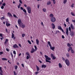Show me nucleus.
Listing matches in <instances>:
<instances>
[{"mask_svg":"<svg viewBox=\"0 0 75 75\" xmlns=\"http://www.w3.org/2000/svg\"><path fill=\"white\" fill-rule=\"evenodd\" d=\"M1 20H3V19L4 20V19H5V18L4 17V16L3 17H2L1 18H0Z\"/></svg>","mask_w":75,"mask_h":75,"instance_id":"28","label":"nucleus"},{"mask_svg":"<svg viewBox=\"0 0 75 75\" xmlns=\"http://www.w3.org/2000/svg\"><path fill=\"white\" fill-rule=\"evenodd\" d=\"M71 53H74L75 52H74V50H73L72 49L71 50Z\"/></svg>","mask_w":75,"mask_h":75,"instance_id":"41","label":"nucleus"},{"mask_svg":"<svg viewBox=\"0 0 75 75\" xmlns=\"http://www.w3.org/2000/svg\"><path fill=\"white\" fill-rule=\"evenodd\" d=\"M50 17H54V15H53V14H52V13H51L50 15Z\"/></svg>","mask_w":75,"mask_h":75,"instance_id":"40","label":"nucleus"},{"mask_svg":"<svg viewBox=\"0 0 75 75\" xmlns=\"http://www.w3.org/2000/svg\"><path fill=\"white\" fill-rule=\"evenodd\" d=\"M51 1H53V4H55L56 3V1H55V0H51Z\"/></svg>","mask_w":75,"mask_h":75,"instance_id":"32","label":"nucleus"},{"mask_svg":"<svg viewBox=\"0 0 75 75\" xmlns=\"http://www.w3.org/2000/svg\"><path fill=\"white\" fill-rule=\"evenodd\" d=\"M74 6V4H73L71 6V7L73 8Z\"/></svg>","mask_w":75,"mask_h":75,"instance_id":"46","label":"nucleus"},{"mask_svg":"<svg viewBox=\"0 0 75 75\" xmlns=\"http://www.w3.org/2000/svg\"><path fill=\"white\" fill-rule=\"evenodd\" d=\"M11 57H12V58H13V54H12V53L11 52Z\"/></svg>","mask_w":75,"mask_h":75,"instance_id":"45","label":"nucleus"},{"mask_svg":"<svg viewBox=\"0 0 75 75\" xmlns=\"http://www.w3.org/2000/svg\"><path fill=\"white\" fill-rule=\"evenodd\" d=\"M69 32L68 31V28H67L66 29V34L67 35H68V33Z\"/></svg>","mask_w":75,"mask_h":75,"instance_id":"13","label":"nucleus"},{"mask_svg":"<svg viewBox=\"0 0 75 75\" xmlns=\"http://www.w3.org/2000/svg\"><path fill=\"white\" fill-rule=\"evenodd\" d=\"M19 26L21 27V28H25V25L23 23L20 24Z\"/></svg>","mask_w":75,"mask_h":75,"instance_id":"6","label":"nucleus"},{"mask_svg":"<svg viewBox=\"0 0 75 75\" xmlns=\"http://www.w3.org/2000/svg\"><path fill=\"white\" fill-rule=\"evenodd\" d=\"M25 35L23 33L22 34V37H25Z\"/></svg>","mask_w":75,"mask_h":75,"instance_id":"42","label":"nucleus"},{"mask_svg":"<svg viewBox=\"0 0 75 75\" xmlns=\"http://www.w3.org/2000/svg\"><path fill=\"white\" fill-rule=\"evenodd\" d=\"M51 57H54V55L52 54H51Z\"/></svg>","mask_w":75,"mask_h":75,"instance_id":"59","label":"nucleus"},{"mask_svg":"<svg viewBox=\"0 0 75 75\" xmlns=\"http://www.w3.org/2000/svg\"><path fill=\"white\" fill-rule=\"evenodd\" d=\"M0 37H1L2 38L4 39V38L3 37V34L2 33H0Z\"/></svg>","mask_w":75,"mask_h":75,"instance_id":"37","label":"nucleus"},{"mask_svg":"<svg viewBox=\"0 0 75 75\" xmlns=\"http://www.w3.org/2000/svg\"><path fill=\"white\" fill-rule=\"evenodd\" d=\"M65 62L67 66L70 65V62L68 59H67L65 60Z\"/></svg>","mask_w":75,"mask_h":75,"instance_id":"4","label":"nucleus"},{"mask_svg":"<svg viewBox=\"0 0 75 75\" xmlns=\"http://www.w3.org/2000/svg\"><path fill=\"white\" fill-rule=\"evenodd\" d=\"M51 2L50 1H48L47 3V5H50V4H51Z\"/></svg>","mask_w":75,"mask_h":75,"instance_id":"30","label":"nucleus"},{"mask_svg":"<svg viewBox=\"0 0 75 75\" xmlns=\"http://www.w3.org/2000/svg\"><path fill=\"white\" fill-rule=\"evenodd\" d=\"M52 59H56V57L55 56H54L52 57Z\"/></svg>","mask_w":75,"mask_h":75,"instance_id":"49","label":"nucleus"},{"mask_svg":"<svg viewBox=\"0 0 75 75\" xmlns=\"http://www.w3.org/2000/svg\"><path fill=\"white\" fill-rule=\"evenodd\" d=\"M72 22H73V23H75V20H72Z\"/></svg>","mask_w":75,"mask_h":75,"instance_id":"64","label":"nucleus"},{"mask_svg":"<svg viewBox=\"0 0 75 75\" xmlns=\"http://www.w3.org/2000/svg\"><path fill=\"white\" fill-rule=\"evenodd\" d=\"M59 66L60 68H62V64H61L60 63H59Z\"/></svg>","mask_w":75,"mask_h":75,"instance_id":"17","label":"nucleus"},{"mask_svg":"<svg viewBox=\"0 0 75 75\" xmlns=\"http://www.w3.org/2000/svg\"><path fill=\"white\" fill-rule=\"evenodd\" d=\"M69 18H67L66 19V21L67 22H69Z\"/></svg>","mask_w":75,"mask_h":75,"instance_id":"36","label":"nucleus"},{"mask_svg":"<svg viewBox=\"0 0 75 75\" xmlns=\"http://www.w3.org/2000/svg\"><path fill=\"white\" fill-rule=\"evenodd\" d=\"M72 50V48L71 47H69L68 48V52H69L70 50Z\"/></svg>","mask_w":75,"mask_h":75,"instance_id":"18","label":"nucleus"},{"mask_svg":"<svg viewBox=\"0 0 75 75\" xmlns=\"http://www.w3.org/2000/svg\"><path fill=\"white\" fill-rule=\"evenodd\" d=\"M42 68H46L47 67V66L45 64H42L41 66Z\"/></svg>","mask_w":75,"mask_h":75,"instance_id":"15","label":"nucleus"},{"mask_svg":"<svg viewBox=\"0 0 75 75\" xmlns=\"http://www.w3.org/2000/svg\"><path fill=\"white\" fill-rule=\"evenodd\" d=\"M45 57L46 59L45 61L46 62H49V63H51V62L50 61L48 60H51V58L46 55H45Z\"/></svg>","mask_w":75,"mask_h":75,"instance_id":"1","label":"nucleus"},{"mask_svg":"<svg viewBox=\"0 0 75 75\" xmlns=\"http://www.w3.org/2000/svg\"><path fill=\"white\" fill-rule=\"evenodd\" d=\"M14 67L15 68V69H16V70H17V68H18V66L17 65L14 66Z\"/></svg>","mask_w":75,"mask_h":75,"instance_id":"21","label":"nucleus"},{"mask_svg":"<svg viewBox=\"0 0 75 75\" xmlns=\"http://www.w3.org/2000/svg\"><path fill=\"white\" fill-rule=\"evenodd\" d=\"M62 37L63 39H64V38H65V37H64V35H62Z\"/></svg>","mask_w":75,"mask_h":75,"instance_id":"57","label":"nucleus"},{"mask_svg":"<svg viewBox=\"0 0 75 75\" xmlns=\"http://www.w3.org/2000/svg\"><path fill=\"white\" fill-rule=\"evenodd\" d=\"M48 44L49 45V46L50 47V49L52 51H54V49H55V47L54 46L53 47H52V45L51 44V42L50 41H48Z\"/></svg>","mask_w":75,"mask_h":75,"instance_id":"2","label":"nucleus"},{"mask_svg":"<svg viewBox=\"0 0 75 75\" xmlns=\"http://www.w3.org/2000/svg\"><path fill=\"white\" fill-rule=\"evenodd\" d=\"M43 11L44 12H46L47 11V9L45 8H43Z\"/></svg>","mask_w":75,"mask_h":75,"instance_id":"29","label":"nucleus"},{"mask_svg":"<svg viewBox=\"0 0 75 75\" xmlns=\"http://www.w3.org/2000/svg\"><path fill=\"white\" fill-rule=\"evenodd\" d=\"M13 47L14 48H17V47H18V46L17 45V44H15L13 45Z\"/></svg>","mask_w":75,"mask_h":75,"instance_id":"20","label":"nucleus"},{"mask_svg":"<svg viewBox=\"0 0 75 75\" xmlns=\"http://www.w3.org/2000/svg\"><path fill=\"white\" fill-rule=\"evenodd\" d=\"M66 55L67 57H69V53H67L66 54Z\"/></svg>","mask_w":75,"mask_h":75,"instance_id":"25","label":"nucleus"},{"mask_svg":"<svg viewBox=\"0 0 75 75\" xmlns=\"http://www.w3.org/2000/svg\"><path fill=\"white\" fill-rule=\"evenodd\" d=\"M2 6H6V3H4L3 4H2Z\"/></svg>","mask_w":75,"mask_h":75,"instance_id":"50","label":"nucleus"},{"mask_svg":"<svg viewBox=\"0 0 75 75\" xmlns=\"http://www.w3.org/2000/svg\"><path fill=\"white\" fill-rule=\"evenodd\" d=\"M2 61H7V59L6 58H2Z\"/></svg>","mask_w":75,"mask_h":75,"instance_id":"22","label":"nucleus"},{"mask_svg":"<svg viewBox=\"0 0 75 75\" xmlns=\"http://www.w3.org/2000/svg\"><path fill=\"white\" fill-rule=\"evenodd\" d=\"M71 15L72 16H75V15H74V13L71 12Z\"/></svg>","mask_w":75,"mask_h":75,"instance_id":"44","label":"nucleus"},{"mask_svg":"<svg viewBox=\"0 0 75 75\" xmlns=\"http://www.w3.org/2000/svg\"><path fill=\"white\" fill-rule=\"evenodd\" d=\"M41 24H42V26H44V25L43 24V22H41Z\"/></svg>","mask_w":75,"mask_h":75,"instance_id":"60","label":"nucleus"},{"mask_svg":"<svg viewBox=\"0 0 75 75\" xmlns=\"http://www.w3.org/2000/svg\"><path fill=\"white\" fill-rule=\"evenodd\" d=\"M26 54L27 55H28L29 56H30V54H29V53L28 52H27L26 53Z\"/></svg>","mask_w":75,"mask_h":75,"instance_id":"47","label":"nucleus"},{"mask_svg":"<svg viewBox=\"0 0 75 75\" xmlns=\"http://www.w3.org/2000/svg\"><path fill=\"white\" fill-rule=\"evenodd\" d=\"M70 27H71L72 30H74V29H75L74 26V25H73L72 24H71V25H70Z\"/></svg>","mask_w":75,"mask_h":75,"instance_id":"11","label":"nucleus"},{"mask_svg":"<svg viewBox=\"0 0 75 75\" xmlns=\"http://www.w3.org/2000/svg\"><path fill=\"white\" fill-rule=\"evenodd\" d=\"M20 8L21 10H24V8H23L22 7H20Z\"/></svg>","mask_w":75,"mask_h":75,"instance_id":"56","label":"nucleus"},{"mask_svg":"<svg viewBox=\"0 0 75 75\" xmlns=\"http://www.w3.org/2000/svg\"><path fill=\"white\" fill-rule=\"evenodd\" d=\"M13 53L14 54H15V55H16V51L14 50L13 51Z\"/></svg>","mask_w":75,"mask_h":75,"instance_id":"53","label":"nucleus"},{"mask_svg":"<svg viewBox=\"0 0 75 75\" xmlns=\"http://www.w3.org/2000/svg\"><path fill=\"white\" fill-rule=\"evenodd\" d=\"M27 8L28 13L30 14L31 13V8L30 6H28L27 7Z\"/></svg>","mask_w":75,"mask_h":75,"instance_id":"3","label":"nucleus"},{"mask_svg":"<svg viewBox=\"0 0 75 75\" xmlns=\"http://www.w3.org/2000/svg\"><path fill=\"white\" fill-rule=\"evenodd\" d=\"M51 25L53 29H55V25L54 24L52 23L51 24Z\"/></svg>","mask_w":75,"mask_h":75,"instance_id":"9","label":"nucleus"},{"mask_svg":"<svg viewBox=\"0 0 75 75\" xmlns=\"http://www.w3.org/2000/svg\"><path fill=\"white\" fill-rule=\"evenodd\" d=\"M11 24H10L8 23V22L7 21H6V25L7 27H9V26H10Z\"/></svg>","mask_w":75,"mask_h":75,"instance_id":"8","label":"nucleus"},{"mask_svg":"<svg viewBox=\"0 0 75 75\" xmlns=\"http://www.w3.org/2000/svg\"><path fill=\"white\" fill-rule=\"evenodd\" d=\"M59 34V31L58 30H57L56 31L55 34Z\"/></svg>","mask_w":75,"mask_h":75,"instance_id":"35","label":"nucleus"},{"mask_svg":"<svg viewBox=\"0 0 75 75\" xmlns=\"http://www.w3.org/2000/svg\"><path fill=\"white\" fill-rule=\"evenodd\" d=\"M3 71H0V75H3Z\"/></svg>","mask_w":75,"mask_h":75,"instance_id":"39","label":"nucleus"},{"mask_svg":"<svg viewBox=\"0 0 75 75\" xmlns=\"http://www.w3.org/2000/svg\"><path fill=\"white\" fill-rule=\"evenodd\" d=\"M70 33V35L71 37H73L74 36V34H75V33H74V32H71Z\"/></svg>","mask_w":75,"mask_h":75,"instance_id":"10","label":"nucleus"},{"mask_svg":"<svg viewBox=\"0 0 75 75\" xmlns=\"http://www.w3.org/2000/svg\"><path fill=\"white\" fill-rule=\"evenodd\" d=\"M8 15L9 16V17H13L12 16V15H11L10 12H8Z\"/></svg>","mask_w":75,"mask_h":75,"instance_id":"14","label":"nucleus"},{"mask_svg":"<svg viewBox=\"0 0 75 75\" xmlns=\"http://www.w3.org/2000/svg\"><path fill=\"white\" fill-rule=\"evenodd\" d=\"M69 30L70 31V33H71V27H69Z\"/></svg>","mask_w":75,"mask_h":75,"instance_id":"34","label":"nucleus"},{"mask_svg":"<svg viewBox=\"0 0 75 75\" xmlns=\"http://www.w3.org/2000/svg\"><path fill=\"white\" fill-rule=\"evenodd\" d=\"M36 44H37V45H39V40H38L37 39L36 40Z\"/></svg>","mask_w":75,"mask_h":75,"instance_id":"16","label":"nucleus"},{"mask_svg":"<svg viewBox=\"0 0 75 75\" xmlns=\"http://www.w3.org/2000/svg\"><path fill=\"white\" fill-rule=\"evenodd\" d=\"M23 12H24V13H27V11H26V10H25V9H23Z\"/></svg>","mask_w":75,"mask_h":75,"instance_id":"38","label":"nucleus"},{"mask_svg":"<svg viewBox=\"0 0 75 75\" xmlns=\"http://www.w3.org/2000/svg\"><path fill=\"white\" fill-rule=\"evenodd\" d=\"M67 0H64L63 1V3L64 4H65L66 3H67Z\"/></svg>","mask_w":75,"mask_h":75,"instance_id":"33","label":"nucleus"},{"mask_svg":"<svg viewBox=\"0 0 75 75\" xmlns=\"http://www.w3.org/2000/svg\"><path fill=\"white\" fill-rule=\"evenodd\" d=\"M38 73H39V72L36 71L35 72V75H37V74H38Z\"/></svg>","mask_w":75,"mask_h":75,"instance_id":"52","label":"nucleus"},{"mask_svg":"<svg viewBox=\"0 0 75 75\" xmlns=\"http://www.w3.org/2000/svg\"><path fill=\"white\" fill-rule=\"evenodd\" d=\"M4 6H2L1 7V9H3L4 8Z\"/></svg>","mask_w":75,"mask_h":75,"instance_id":"58","label":"nucleus"},{"mask_svg":"<svg viewBox=\"0 0 75 75\" xmlns=\"http://www.w3.org/2000/svg\"><path fill=\"white\" fill-rule=\"evenodd\" d=\"M8 39H6L5 42H4L5 44H7V42H8Z\"/></svg>","mask_w":75,"mask_h":75,"instance_id":"26","label":"nucleus"},{"mask_svg":"<svg viewBox=\"0 0 75 75\" xmlns=\"http://www.w3.org/2000/svg\"><path fill=\"white\" fill-rule=\"evenodd\" d=\"M34 47H35V51H37V46L35 45L34 46Z\"/></svg>","mask_w":75,"mask_h":75,"instance_id":"31","label":"nucleus"},{"mask_svg":"<svg viewBox=\"0 0 75 75\" xmlns=\"http://www.w3.org/2000/svg\"><path fill=\"white\" fill-rule=\"evenodd\" d=\"M13 73L14 75H17V73L15 71H13Z\"/></svg>","mask_w":75,"mask_h":75,"instance_id":"48","label":"nucleus"},{"mask_svg":"<svg viewBox=\"0 0 75 75\" xmlns=\"http://www.w3.org/2000/svg\"><path fill=\"white\" fill-rule=\"evenodd\" d=\"M67 46L68 47H70L71 46V44H69V43H67Z\"/></svg>","mask_w":75,"mask_h":75,"instance_id":"23","label":"nucleus"},{"mask_svg":"<svg viewBox=\"0 0 75 75\" xmlns=\"http://www.w3.org/2000/svg\"><path fill=\"white\" fill-rule=\"evenodd\" d=\"M3 54V52H0V54L1 55V54Z\"/></svg>","mask_w":75,"mask_h":75,"instance_id":"54","label":"nucleus"},{"mask_svg":"<svg viewBox=\"0 0 75 75\" xmlns=\"http://www.w3.org/2000/svg\"><path fill=\"white\" fill-rule=\"evenodd\" d=\"M35 51V50L34 49V48H32L31 51V53H34Z\"/></svg>","mask_w":75,"mask_h":75,"instance_id":"12","label":"nucleus"},{"mask_svg":"<svg viewBox=\"0 0 75 75\" xmlns=\"http://www.w3.org/2000/svg\"><path fill=\"white\" fill-rule=\"evenodd\" d=\"M19 1L21 4H22L23 3V2H22V1H21V0H19Z\"/></svg>","mask_w":75,"mask_h":75,"instance_id":"51","label":"nucleus"},{"mask_svg":"<svg viewBox=\"0 0 75 75\" xmlns=\"http://www.w3.org/2000/svg\"><path fill=\"white\" fill-rule=\"evenodd\" d=\"M6 50L7 51H8H8H9V49H8L6 48Z\"/></svg>","mask_w":75,"mask_h":75,"instance_id":"61","label":"nucleus"},{"mask_svg":"<svg viewBox=\"0 0 75 75\" xmlns=\"http://www.w3.org/2000/svg\"><path fill=\"white\" fill-rule=\"evenodd\" d=\"M14 37V34L13 33H12V38H13Z\"/></svg>","mask_w":75,"mask_h":75,"instance_id":"24","label":"nucleus"},{"mask_svg":"<svg viewBox=\"0 0 75 75\" xmlns=\"http://www.w3.org/2000/svg\"><path fill=\"white\" fill-rule=\"evenodd\" d=\"M29 58H30V57H29V56H27L26 58H27V59H29Z\"/></svg>","mask_w":75,"mask_h":75,"instance_id":"55","label":"nucleus"},{"mask_svg":"<svg viewBox=\"0 0 75 75\" xmlns=\"http://www.w3.org/2000/svg\"><path fill=\"white\" fill-rule=\"evenodd\" d=\"M2 69H1V67H0V71H2Z\"/></svg>","mask_w":75,"mask_h":75,"instance_id":"62","label":"nucleus"},{"mask_svg":"<svg viewBox=\"0 0 75 75\" xmlns=\"http://www.w3.org/2000/svg\"><path fill=\"white\" fill-rule=\"evenodd\" d=\"M28 42L29 44H31V41H30L28 40Z\"/></svg>","mask_w":75,"mask_h":75,"instance_id":"43","label":"nucleus"},{"mask_svg":"<svg viewBox=\"0 0 75 75\" xmlns=\"http://www.w3.org/2000/svg\"><path fill=\"white\" fill-rule=\"evenodd\" d=\"M36 67L37 69V71H40V67H38L37 65L36 66Z\"/></svg>","mask_w":75,"mask_h":75,"instance_id":"19","label":"nucleus"},{"mask_svg":"<svg viewBox=\"0 0 75 75\" xmlns=\"http://www.w3.org/2000/svg\"><path fill=\"white\" fill-rule=\"evenodd\" d=\"M18 24L19 25H20V24H21L22 23V22H21V19H18Z\"/></svg>","mask_w":75,"mask_h":75,"instance_id":"7","label":"nucleus"},{"mask_svg":"<svg viewBox=\"0 0 75 75\" xmlns=\"http://www.w3.org/2000/svg\"><path fill=\"white\" fill-rule=\"evenodd\" d=\"M58 28L59 30H61L62 29V28L60 26H58Z\"/></svg>","mask_w":75,"mask_h":75,"instance_id":"27","label":"nucleus"},{"mask_svg":"<svg viewBox=\"0 0 75 75\" xmlns=\"http://www.w3.org/2000/svg\"><path fill=\"white\" fill-rule=\"evenodd\" d=\"M24 7H27V5L25 4H24Z\"/></svg>","mask_w":75,"mask_h":75,"instance_id":"63","label":"nucleus"},{"mask_svg":"<svg viewBox=\"0 0 75 75\" xmlns=\"http://www.w3.org/2000/svg\"><path fill=\"white\" fill-rule=\"evenodd\" d=\"M50 21L52 23H54V22H55V21H56V19L54 17H52L50 19Z\"/></svg>","mask_w":75,"mask_h":75,"instance_id":"5","label":"nucleus"}]
</instances>
